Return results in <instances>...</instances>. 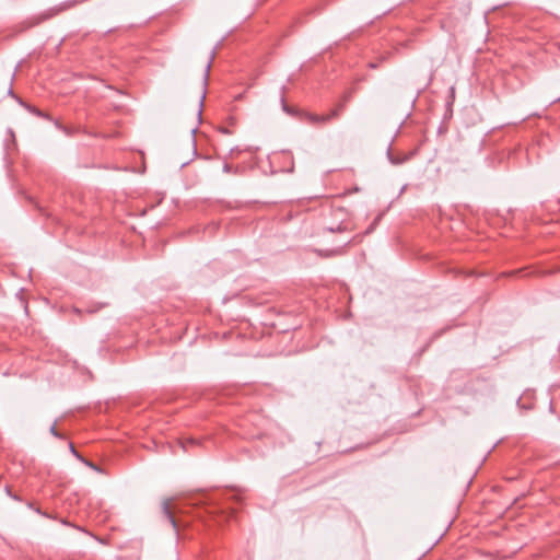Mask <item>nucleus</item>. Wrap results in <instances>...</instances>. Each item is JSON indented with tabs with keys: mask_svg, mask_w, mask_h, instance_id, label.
<instances>
[{
	"mask_svg": "<svg viewBox=\"0 0 560 560\" xmlns=\"http://www.w3.org/2000/svg\"><path fill=\"white\" fill-rule=\"evenodd\" d=\"M86 1L88 0H67V1L60 3V4L56 5V7L50 8L49 10H47L43 14L42 20L50 19V18L59 14L60 12H63V11L69 10V9H72L75 5L84 3Z\"/></svg>",
	"mask_w": 560,
	"mask_h": 560,
	"instance_id": "nucleus-1",
	"label": "nucleus"
},
{
	"mask_svg": "<svg viewBox=\"0 0 560 560\" xmlns=\"http://www.w3.org/2000/svg\"><path fill=\"white\" fill-rule=\"evenodd\" d=\"M162 511L164 516L167 518L168 523L174 527L177 528V522L173 515L171 502L170 500H164L162 504Z\"/></svg>",
	"mask_w": 560,
	"mask_h": 560,
	"instance_id": "nucleus-2",
	"label": "nucleus"
},
{
	"mask_svg": "<svg viewBox=\"0 0 560 560\" xmlns=\"http://www.w3.org/2000/svg\"><path fill=\"white\" fill-rule=\"evenodd\" d=\"M387 156H388L389 162L393 165H400V164L405 163L406 161H408L412 156V153L404 154V155H395L392 153L390 150H388Z\"/></svg>",
	"mask_w": 560,
	"mask_h": 560,
	"instance_id": "nucleus-3",
	"label": "nucleus"
},
{
	"mask_svg": "<svg viewBox=\"0 0 560 560\" xmlns=\"http://www.w3.org/2000/svg\"><path fill=\"white\" fill-rule=\"evenodd\" d=\"M306 119L308 122L313 125H324L329 121V117L327 115H316V114H307Z\"/></svg>",
	"mask_w": 560,
	"mask_h": 560,
	"instance_id": "nucleus-4",
	"label": "nucleus"
},
{
	"mask_svg": "<svg viewBox=\"0 0 560 560\" xmlns=\"http://www.w3.org/2000/svg\"><path fill=\"white\" fill-rule=\"evenodd\" d=\"M349 97H350V95H345L343 101H342V102H340V103L336 106V108H334L329 114H327V116L329 117V121H330L331 119L338 118V117L340 116V113H341V110L343 109L345 104H346V102H348Z\"/></svg>",
	"mask_w": 560,
	"mask_h": 560,
	"instance_id": "nucleus-5",
	"label": "nucleus"
},
{
	"mask_svg": "<svg viewBox=\"0 0 560 560\" xmlns=\"http://www.w3.org/2000/svg\"><path fill=\"white\" fill-rule=\"evenodd\" d=\"M213 58H214V51L211 52L210 59H209V61L207 62V66H206L205 84L207 83V80H208V77H209V71H210V68H211V62H212Z\"/></svg>",
	"mask_w": 560,
	"mask_h": 560,
	"instance_id": "nucleus-6",
	"label": "nucleus"
},
{
	"mask_svg": "<svg viewBox=\"0 0 560 560\" xmlns=\"http://www.w3.org/2000/svg\"><path fill=\"white\" fill-rule=\"evenodd\" d=\"M49 432L55 436V438H58V439H63V435L61 433L58 432L57 428H56V423H54L50 429H49Z\"/></svg>",
	"mask_w": 560,
	"mask_h": 560,
	"instance_id": "nucleus-7",
	"label": "nucleus"
},
{
	"mask_svg": "<svg viewBox=\"0 0 560 560\" xmlns=\"http://www.w3.org/2000/svg\"><path fill=\"white\" fill-rule=\"evenodd\" d=\"M27 506L30 509L34 510L36 513H38V514H40L43 516L49 517V515L47 513L43 512L39 508H35L32 502H28Z\"/></svg>",
	"mask_w": 560,
	"mask_h": 560,
	"instance_id": "nucleus-8",
	"label": "nucleus"
},
{
	"mask_svg": "<svg viewBox=\"0 0 560 560\" xmlns=\"http://www.w3.org/2000/svg\"><path fill=\"white\" fill-rule=\"evenodd\" d=\"M69 446H70V451H71V453H72L75 457L81 458V456L79 455V453L75 451V448H74L73 444H72V443H70V444H69Z\"/></svg>",
	"mask_w": 560,
	"mask_h": 560,
	"instance_id": "nucleus-9",
	"label": "nucleus"
},
{
	"mask_svg": "<svg viewBox=\"0 0 560 560\" xmlns=\"http://www.w3.org/2000/svg\"><path fill=\"white\" fill-rule=\"evenodd\" d=\"M231 168H232V167H231V165H230V164H224V165H223V171H224L225 173H230V172H231Z\"/></svg>",
	"mask_w": 560,
	"mask_h": 560,
	"instance_id": "nucleus-10",
	"label": "nucleus"
},
{
	"mask_svg": "<svg viewBox=\"0 0 560 560\" xmlns=\"http://www.w3.org/2000/svg\"><path fill=\"white\" fill-rule=\"evenodd\" d=\"M4 491H5V493H7L10 498L12 497V494H13V493H12L11 488H10L9 486H7V487L4 488Z\"/></svg>",
	"mask_w": 560,
	"mask_h": 560,
	"instance_id": "nucleus-11",
	"label": "nucleus"
},
{
	"mask_svg": "<svg viewBox=\"0 0 560 560\" xmlns=\"http://www.w3.org/2000/svg\"><path fill=\"white\" fill-rule=\"evenodd\" d=\"M11 498H12L13 500H15V501H19V502H21V501H22V499H21L19 495H16V494H12V497H11Z\"/></svg>",
	"mask_w": 560,
	"mask_h": 560,
	"instance_id": "nucleus-12",
	"label": "nucleus"
},
{
	"mask_svg": "<svg viewBox=\"0 0 560 560\" xmlns=\"http://www.w3.org/2000/svg\"><path fill=\"white\" fill-rule=\"evenodd\" d=\"M283 110L287 113H290L289 107L285 105L284 101L282 100Z\"/></svg>",
	"mask_w": 560,
	"mask_h": 560,
	"instance_id": "nucleus-13",
	"label": "nucleus"
},
{
	"mask_svg": "<svg viewBox=\"0 0 560 560\" xmlns=\"http://www.w3.org/2000/svg\"><path fill=\"white\" fill-rule=\"evenodd\" d=\"M8 94H9V95H11V96H14V93H13L12 88H9V90H8Z\"/></svg>",
	"mask_w": 560,
	"mask_h": 560,
	"instance_id": "nucleus-14",
	"label": "nucleus"
},
{
	"mask_svg": "<svg viewBox=\"0 0 560 560\" xmlns=\"http://www.w3.org/2000/svg\"><path fill=\"white\" fill-rule=\"evenodd\" d=\"M187 443H189V444H194V443H195V440L190 439V440H188V441H187Z\"/></svg>",
	"mask_w": 560,
	"mask_h": 560,
	"instance_id": "nucleus-15",
	"label": "nucleus"
},
{
	"mask_svg": "<svg viewBox=\"0 0 560 560\" xmlns=\"http://www.w3.org/2000/svg\"><path fill=\"white\" fill-rule=\"evenodd\" d=\"M34 113L38 116H42V113L39 110H34Z\"/></svg>",
	"mask_w": 560,
	"mask_h": 560,
	"instance_id": "nucleus-16",
	"label": "nucleus"
},
{
	"mask_svg": "<svg viewBox=\"0 0 560 560\" xmlns=\"http://www.w3.org/2000/svg\"><path fill=\"white\" fill-rule=\"evenodd\" d=\"M86 464H88L90 467H92V468L96 469V467H95L93 464H91V463H86Z\"/></svg>",
	"mask_w": 560,
	"mask_h": 560,
	"instance_id": "nucleus-17",
	"label": "nucleus"
},
{
	"mask_svg": "<svg viewBox=\"0 0 560 560\" xmlns=\"http://www.w3.org/2000/svg\"><path fill=\"white\" fill-rule=\"evenodd\" d=\"M234 513V510L230 509L229 511V515L233 514Z\"/></svg>",
	"mask_w": 560,
	"mask_h": 560,
	"instance_id": "nucleus-18",
	"label": "nucleus"
},
{
	"mask_svg": "<svg viewBox=\"0 0 560 560\" xmlns=\"http://www.w3.org/2000/svg\"><path fill=\"white\" fill-rule=\"evenodd\" d=\"M203 98H205V94H203V95H201L200 105L202 104Z\"/></svg>",
	"mask_w": 560,
	"mask_h": 560,
	"instance_id": "nucleus-19",
	"label": "nucleus"
}]
</instances>
